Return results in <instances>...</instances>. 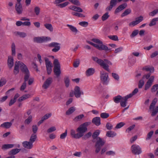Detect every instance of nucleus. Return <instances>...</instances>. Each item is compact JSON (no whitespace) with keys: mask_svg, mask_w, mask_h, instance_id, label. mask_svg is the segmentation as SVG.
I'll return each mask as SVG.
<instances>
[{"mask_svg":"<svg viewBox=\"0 0 158 158\" xmlns=\"http://www.w3.org/2000/svg\"><path fill=\"white\" fill-rule=\"evenodd\" d=\"M92 58L94 61L99 64L104 69L108 72L110 71V70L109 69V65L107 64L110 65H112V63L110 61L107 59H104V60H103L100 59H98L96 57L93 56L92 57Z\"/></svg>","mask_w":158,"mask_h":158,"instance_id":"obj_1","label":"nucleus"},{"mask_svg":"<svg viewBox=\"0 0 158 158\" xmlns=\"http://www.w3.org/2000/svg\"><path fill=\"white\" fill-rule=\"evenodd\" d=\"M90 124V122H85L81 125L77 129L79 138L84 135V133L87 130V127Z\"/></svg>","mask_w":158,"mask_h":158,"instance_id":"obj_2","label":"nucleus"},{"mask_svg":"<svg viewBox=\"0 0 158 158\" xmlns=\"http://www.w3.org/2000/svg\"><path fill=\"white\" fill-rule=\"evenodd\" d=\"M106 141L102 139L100 137L97 138V141L95 145V147L96 148L95 152L96 153H98L100 151L101 147L105 144Z\"/></svg>","mask_w":158,"mask_h":158,"instance_id":"obj_3","label":"nucleus"},{"mask_svg":"<svg viewBox=\"0 0 158 158\" xmlns=\"http://www.w3.org/2000/svg\"><path fill=\"white\" fill-rule=\"evenodd\" d=\"M54 68L53 71L57 77H59L61 74L60 66L58 60L55 59L54 60Z\"/></svg>","mask_w":158,"mask_h":158,"instance_id":"obj_4","label":"nucleus"},{"mask_svg":"<svg viewBox=\"0 0 158 158\" xmlns=\"http://www.w3.org/2000/svg\"><path fill=\"white\" fill-rule=\"evenodd\" d=\"M157 101V99L156 98H155L152 100L149 107L150 109H153L151 114V115L152 116L155 115L158 112V106H156L155 109H154Z\"/></svg>","mask_w":158,"mask_h":158,"instance_id":"obj_5","label":"nucleus"},{"mask_svg":"<svg viewBox=\"0 0 158 158\" xmlns=\"http://www.w3.org/2000/svg\"><path fill=\"white\" fill-rule=\"evenodd\" d=\"M157 101V99L156 98H155L152 100L149 107L150 109H153L151 114V115L152 116L155 115L158 112V106H156L155 109H154Z\"/></svg>","mask_w":158,"mask_h":158,"instance_id":"obj_6","label":"nucleus"},{"mask_svg":"<svg viewBox=\"0 0 158 158\" xmlns=\"http://www.w3.org/2000/svg\"><path fill=\"white\" fill-rule=\"evenodd\" d=\"M87 42L88 44L93 45L99 50H103L106 51H110V49L109 48L106 46L104 45H99L98 44H95L89 41H87Z\"/></svg>","mask_w":158,"mask_h":158,"instance_id":"obj_7","label":"nucleus"},{"mask_svg":"<svg viewBox=\"0 0 158 158\" xmlns=\"http://www.w3.org/2000/svg\"><path fill=\"white\" fill-rule=\"evenodd\" d=\"M131 152L134 155H139L142 152L141 148L139 146L133 144L131 147Z\"/></svg>","mask_w":158,"mask_h":158,"instance_id":"obj_8","label":"nucleus"},{"mask_svg":"<svg viewBox=\"0 0 158 158\" xmlns=\"http://www.w3.org/2000/svg\"><path fill=\"white\" fill-rule=\"evenodd\" d=\"M60 44L57 42H52L48 45L49 47L54 48L52 49V51L54 52H57L60 50Z\"/></svg>","mask_w":158,"mask_h":158,"instance_id":"obj_9","label":"nucleus"},{"mask_svg":"<svg viewBox=\"0 0 158 158\" xmlns=\"http://www.w3.org/2000/svg\"><path fill=\"white\" fill-rule=\"evenodd\" d=\"M51 40V39L49 37L42 36L35 37L34 38L33 40L35 42L40 43L50 40Z\"/></svg>","mask_w":158,"mask_h":158,"instance_id":"obj_10","label":"nucleus"},{"mask_svg":"<svg viewBox=\"0 0 158 158\" xmlns=\"http://www.w3.org/2000/svg\"><path fill=\"white\" fill-rule=\"evenodd\" d=\"M154 76H152L148 79V81L145 85L144 89L145 90H148L154 81Z\"/></svg>","mask_w":158,"mask_h":158,"instance_id":"obj_11","label":"nucleus"},{"mask_svg":"<svg viewBox=\"0 0 158 158\" xmlns=\"http://www.w3.org/2000/svg\"><path fill=\"white\" fill-rule=\"evenodd\" d=\"M74 92L75 96L77 98L80 97L81 94L83 95L84 93L83 92L81 91L80 88L78 86H76L74 89Z\"/></svg>","mask_w":158,"mask_h":158,"instance_id":"obj_12","label":"nucleus"},{"mask_svg":"<svg viewBox=\"0 0 158 158\" xmlns=\"http://www.w3.org/2000/svg\"><path fill=\"white\" fill-rule=\"evenodd\" d=\"M52 78L51 77H49L44 82L42 85V87L44 89H47L51 84L52 82Z\"/></svg>","mask_w":158,"mask_h":158,"instance_id":"obj_13","label":"nucleus"},{"mask_svg":"<svg viewBox=\"0 0 158 158\" xmlns=\"http://www.w3.org/2000/svg\"><path fill=\"white\" fill-rule=\"evenodd\" d=\"M136 20L134 21H133L129 23V26H134L138 24L139 23L141 22L143 20V17L140 16L137 18L135 19Z\"/></svg>","mask_w":158,"mask_h":158,"instance_id":"obj_14","label":"nucleus"},{"mask_svg":"<svg viewBox=\"0 0 158 158\" xmlns=\"http://www.w3.org/2000/svg\"><path fill=\"white\" fill-rule=\"evenodd\" d=\"M22 145L23 146L27 149H31L33 146V143L29 141H24L22 143Z\"/></svg>","mask_w":158,"mask_h":158,"instance_id":"obj_15","label":"nucleus"},{"mask_svg":"<svg viewBox=\"0 0 158 158\" xmlns=\"http://www.w3.org/2000/svg\"><path fill=\"white\" fill-rule=\"evenodd\" d=\"M20 64V68L21 71L24 73L29 72L26 66L23 62H21L19 63Z\"/></svg>","mask_w":158,"mask_h":158,"instance_id":"obj_16","label":"nucleus"},{"mask_svg":"<svg viewBox=\"0 0 158 158\" xmlns=\"http://www.w3.org/2000/svg\"><path fill=\"white\" fill-rule=\"evenodd\" d=\"M15 8L18 14H21L22 13L23 9L21 4H16Z\"/></svg>","mask_w":158,"mask_h":158,"instance_id":"obj_17","label":"nucleus"},{"mask_svg":"<svg viewBox=\"0 0 158 158\" xmlns=\"http://www.w3.org/2000/svg\"><path fill=\"white\" fill-rule=\"evenodd\" d=\"M117 0H111L110 2V5L106 8V11H110L113 7L117 4Z\"/></svg>","mask_w":158,"mask_h":158,"instance_id":"obj_18","label":"nucleus"},{"mask_svg":"<svg viewBox=\"0 0 158 158\" xmlns=\"http://www.w3.org/2000/svg\"><path fill=\"white\" fill-rule=\"evenodd\" d=\"M108 77V73H101L100 78L104 84H106Z\"/></svg>","mask_w":158,"mask_h":158,"instance_id":"obj_19","label":"nucleus"},{"mask_svg":"<svg viewBox=\"0 0 158 158\" xmlns=\"http://www.w3.org/2000/svg\"><path fill=\"white\" fill-rule=\"evenodd\" d=\"M127 6L126 3H123L119 6L115 10L114 13L115 14L117 13L122 10L125 8Z\"/></svg>","mask_w":158,"mask_h":158,"instance_id":"obj_20","label":"nucleus"},{"mask_svg":"<svg viewBox=\"0 0 158 158\" xmlns=\"http://www.w3.org/2000/svg\"><path fill=\"white\" fill-rule=\"evenodd\" d=\"M7 64L9 68L11 69L14 65V60L13 57L11 56L8 57Z\"/></svg>","mask_w":158,"mask_h":158,"instance_id":"obj_21","label":"nucleus"},{"mask_svg":"<svg viewBox=\"0 0 158 158\" xmlns=\"http://www.w3.org/2000/svg\"><path fill=\"white\" fill-rule=\"evenodd\" d=\"M19 62H21L16 61L15 63L14 69V73L15 75L17 74L19 72V67H20Z\"/></svg>","mask_w":158,"mask_h":158,"instance_id":"obj_22","label":"nucleus"},{"mask_svg":"<svg viewBox=\"0 0 158 158\" xmlns=\"http://www.w3.org/2000/svg\"><path fill=\"white\" fill-rule=\"evenodd\" d=\"M129 98L127 96L124 97L123 98V100H122L120 102V105L122 107H125L126 106V104L127 103V101Z\"/></svg>","mask_w":158,"mask_h":158,"instance_id":"obj_23","label":"nucleus"},{"mask_svg":"<svg viewBox=\"0 0 158 158\" xmlns=\"http://www.w3.org/2000/svg\"><path fill=\"white\" fill-rule=\"evenodd\" d=\"M20 150V149L15 148L12 149L8 152V154L9 155L14 156L18 153Z\"/></svg>","mask_w":158,"mask_h":158,"instance_id":"obj_24","label":"nucleus"},{"mask_svg":"<svg viewBox=\"0 0 158 158\" xmlns=\"http://www.w3.org/2000/svg\"><path fill=\"white\" fill-rule=\"evenodd\" d=\"M95 72V69L93 68L88 69L85 72V74L87 77L93 75Z\"/></svg>","mask_w":158,"mask_h":158,"instance_id":"obj_25","label":"nucleus"},{"mask_svg":"<svg viewBox=\"0 0 158 158\" xmlns=\"http://www.w3.org/2000/svg\"><path fill=\"white\" fill-rule=\"evenodd\" d=\"M51 114H49L44 115L42 118L38 122V125L39 126H40V125L42 123L44 120L48 119L49 117H50L51 116Z\"/></svg>","mask_w":158,"mask_h":158,"instance_id":"obj_26","label":"nucleus"},{"mask_svg":"<svg viewBox=\"0 0 158 158\" xmlns=\"http://www.w3.org/2000/svg\"><path fill=\"white\" fill-rule=\"evenodd\" d=\"M92 122L95 125L98 126L101 124L100 118L99 117H95L93 119Z\"/></svg>","mask_w":158,"mask_h":158,"instance_id":"obj_27","label":"nucleus"},{"mask_svg":"<svg viewBox=\"0 0 158 158\" xmlns=\"http://www.w3.org/2000/svg\"><path fill=\"white\" fill-rule=\"evenodd\" d=\"M123 97H122L121 96L118 95L114 97L113 98L114 101L115 103H118L120 102L122 100H123Z\"/></svg>","mask_w":158,"mask_h":158,"instance_id":"obj_28","label":"nucleus"},{"mask_svg":"<svg viewBox=\"0 0 158 158\" xmlns=\"http://www.w3.org/2000/svg\"><path fill=\"white\" fill-rule=\"evenodd\" d=\"M30 97V95L29 94H26L23 95L22 97H20L18 99L19 102H21L22 101Z\"/></svg>","mask_w":158,"mask_h":158,"instance_id":"obj_29","label":"nucleus"},{"mask_svg":"<svg viewBox=\"0 0 158 158\" xmlns=\"http://www.w3.org/2000/svg\"><path fill=\"white\" fill-rule=\"evenodd\" d=\"M37 138V134H32L30 136L29 141L33 143L36 140Z\"/></svg>","mask_w":158,"mask_h":158,"instance_id":"obj_30","label":"nucleus"},{"mask_svg":"<svg viewBox=\"0 0 158 158\" xmlns=\"http://www.w3.org/2000/svg\"><path fill=\"white\" fill-rule=\"evenodd\" d=\"M116 133L114 131H111L107 132L106 136L109 137L113 138L116 135Z\"/></svg>","mask_w":158,"mask_h":158,"instance_id":"obj_31","label":"nucleus"},{"mask_svg":"<svg viewBox=\"0 0 158 158\" xmlns=\"http://www.w3.org/2000/svg\"><path fill=\"white\" fill-rule=\"evenodd\" d=\"M13 147L14 145L12 144H5L2 145V149L3 150H5L12 148Z\"/></svg>","mask_w":158,"mask_h":158,"instance_id":"obj_32","label":"nucleus"},{"mask_svg":"<svg viewBox=\"0 0 158 158\" xmlns=\"http://www.w3.org/2000/svg\"><path fill=\"white\" fill-rule=\"evenodd\" d=\"M70 132V134L72 138L76 139L79 138L78 133L76 134L74 130L72 129L71 130Z\"/></svg>","mask_w":158,"mask_h":158,"instance_id":"obj_33","label":"nucleus"},{"mask_svg":"<svg viewBox=\"0 0 158 158\" xmlns=\"http://www.w3.org/2000/svg\"><path fill=\"white\" fill-rule=\"evenodd\" d=\"M44 25L47 29L51 32H52L53 31V28L51 24L47 23L44 24Z\"/></svg>","mask_w":158,"mask_h":158,"instance_id":"obj_34","label":"nucleus"},{"mask_svg":"<svg viewBox=\"0 0 158 158\" xmlns=\"http://www.w3.org/2000/svg\"><path fill=\"white\" fill-rule=\"evenodd\" d=\"M12 123L11 122H5L2 124L1 127H3L6 128H10L12 125Z\"/></svg>","mask_w":158,"mask_h":158,"instance_id":"obj_35","label":"nucleus"},{"mask_svg":"<svg viewBox=\"0 0 158 158\" xmlns=\"http://www.w3.org/2000/svg\"><path fill=\"white\" fill-rule=\"evenodd\" d=\"M76 110L74 107H72L69 108L66 112V115H69L73 113Z\"/></svg>","mask_w":158,"mask_h":158,"instance_id":"obj_36","label":"nucleus"},{"mask_svg":"<svg viewBox=\"0 0 158 158\" xmlns=\"http://www.w3.org/2000/svg\"><path fill=\"white\" fill-rule=\"evenodd\" d=\"M84 117V115L83 114H81L75 117L73 120L75 122H77L80 121Z\"/></svg>","mask_w":158,"mask_h":158,"instance_id":"obj_37","label":"nucleus"},{"mask_svg":"<svg viewBox=\"0 0 158 158\" xmlns=\"http://www.w3.org/2000/svg\"><path fill=\"white\" fill-rule=\"evenodd\" d=\"M45 61L46 67H52V63L51 61L49 60V59L47 58H45Z\"/></svg>","mask_w":158,"mask_h":158,"instance_id":"obj_38","label":"nucleus"},{"mask_svg":"<svg viewBox=\"0 0 158 158\" xmlns=\"http://www.w3.org/2000/svg\"><path fill=\"white\" fill-rule=\"evenodd\" d=\"M100 132L99 130H97L93 133L92 137L93 139H96V140L97 139V138L98 137V136L99 135Z\"/></svg>","mask_w":158,"mask_h":158,"instance_id":"obj_39","label":"nucleus"},{"mask_svg":"<svg viewBox=\"0 0 158 158\" xmlns=\"http://www.w3.org/2000/svg\"><path fill=\"white\" fill-rule=\"evenodd\" d=\"M67 26L73 32L77 33V32L78 31V30L77 29V28L75 27H74L73 26L69 24H67Z\"/></svg>","mask_w":158,"mask_h":158,"instance_id":"obj_40","label":"nucleus"},{"mask_svg":"<svg viewBox=\"0 0 158 158\" xmlns=\"http://www.w3.org/2000/svg\"><path fill=\"white\" fill-rule=\"evenodd\" d=\"M131 12V10L130 9H128L125 10V11L121 15L122 17H123L126 15H127L129 14H130Z\"/></svg>","mask_w":158,"mask_h":158,"instance_id":"obj_41","label":"nucleus"},{"mask_svg":"<svg viewBox=\"0 0 158 158\" xmlns=\"http://www.w3.org/2000/svg\"><path fill=\"white\" fill-rule=\"evenodd\" d=\"M158 21V18H155L152 19L149 24L150 27L156 24V21Z\"/></svg>","mask_w":158,"mask_h":158,"instance_id":"obj_42","label":"nucleus"},{"mask_svg":"<svg viewBox=\"0 0 158 158\" xmlns=\"http://www.w3.org/2000/svg\"><path fill=\"white\" fill-rule=\"evenodd\" d=\"M138 92V89L137 88H136L132 91V93L127 95L129 98H131L133 95L135 94Z\"/></svg>","mask_w":158,"mask_h":158,"instance_id":"obj_43","label":"nucleus"},{"mask_svg":"<svg viewBox=\"0 0 158 158\" xmlns=\"http://www.w3.org/2000/svg\"><path fill=\"white\" fill-rule=\"evenodd\" d=\"M12 55L15 56V46L14 43H13L11 44Z\"/></svg>","mask_w":158,"mask_h":158,"instance_id":"obj_44","label":"nucleus"},{"mask_svg":"<svg viewBox=\"0 0 158 158\" xmlns=\"http://www.w3.org/2000/svg\"><path fill=\"white\" fill-rule=\"evenodd\" d=\"M72 4L77 6H80L81 5L80 3L78 0H68Z\"/></svg>","mask_w":158,"mask_h":158,"instance_id":"obj_45","label":"nucleus"},{"mask_svg":"<svg viewBox=\"0 0 158 158\" xmlns=\"http://www.w3.org/2000/svg\"><path fill=\"white\" fill-rule=\"evenodd\" d=\"M64 82L66 87H68L69 85V77H66L64 78Z\"/></svg>","mask_w":158,"mask_h":158,"instance_id":"obj_46","label":"nucleus"},{"mask_svg":"<svg viewBox=\"0 0 158 158\" xmlns=\"http://www.w3.org/2000/svg\"><path fill=\"white\" fill-rule=\"evenodd\" d=\"M158 89V84H156L153 85L151 89V91L152 93L155 92Z\"/></svg>","mask_w":158,"mask_h":158,"instance_id":"obj_47","label":"nucleus"},{"mask_svg":"<svg viewBox=\"0 0 158 158\" xmlns=\"http://www.w3.org/2000/svg\"><path fill=\"white\" fill-rule=\"evenodd\" d=\"M110 16L108 15V13L106 12L104 14L102 17V19L103 21H104L106 20Z\"/></svg>","mask_w":158,"mask_h":158,"instance_id":"obj_48","label":"nucleus"},{"mask_svg":"<svg viewBox=\"0 0 158 158\" xmlns=\"http://www.w3.org/2000/svg\"><path fill=\"white\" fill-rule=\"evenodd\" d=\"M32 116L30 115L28 118L25 121V123L29 124L32 121Z\"/></svg>","mask_w":158,"mask_h":158,"instance_id":"obj_49","label":"nucleus"},{"mask_svg":"<svg viewBox=\"0 0 158 158\" xmlns=\"http://www.w3.org/2000/svg\"><path fill=\"white\" fill-rule=\"evenodd\" d=\"M91 40L93 41V42L98 43V44H100V45H103L102 44V42L99 39H92Z\"/></svg>","mask_w":158,"mask_h":158,"instance_id":"obj_50","label":"nucleus"},{"mask_svg":"<svg viewBox=\"0 0 158 158\" xmlns=\"http://www.w3.org/2000/svg\"><path fill=\"white\" fill-rule=\"evenodd\" d=\"M25 75L24 77V82H26L28 81L29 79V78L30 76V72H28L27 73H25Z\"/></svg>","mask_w":158,"mask_h":158,"instance_id":"obj_51","label":"nucleus"},{"mask_svg":"<svg viewBox=\"0 0 158 158\" xmlns=\"http://www.w3.org/2000/svg\"><path fill=\"white\" fill-rule=\"evenodd\" d=\"M16 33L17 35H19L20 37L22 38H24L27 35L26 34L23 32L17 31L16 32Z\"/></svg>","mask_w":158,"mask_h":158,"instance_id":"obj_52","label":"nucleus"},{"mask_svg":"<svg viewBox=\"0 0 158 158\" xmlns=\"http://www.w3.org/2000/svg\"><path fill=\"white\" fill-rule=\"evenodd\" d=\"M109 116V114L106 113H102L100 114L101 118H108Z\"/></svg>","mask_w":158,"mask_h":158,"instance_id":"obj_53","label":"nucleus"},{"mask_svg":"<svg viewBox=\"0 0 158 158\" xmlns=\"http://www.w3.org/2000/svg\"><path fill=\"white\" fill-rule=\"evenodd\" d=\"M69 4V2H66L63 3L58 4L57 6L60 8H63L67 6Z\"/></svg>","mask_w":158,"mask_h":158,"instance_id":"obj_54","label":"nucleus"},{"mask_svg":"<svg viewBox=\"0 0 158 158\" xmlns=\"http://www.w3.org/2000/svg\"><path fill=\"white\" fill-rule=\"evenodd\" d=\"M108 37L110 39L114 41H118V39L116 35H109Z\"/></svg>","mask_w":158,"mask_h":158,"instance_id":"obj_55","label":"nucleus"},{"mask_svg":"<svg viewBox=\"0 0 158 158\" xmlns=\"http://www.w3.org/2000/svg\"><path fill=\"white\" fill-rule=\"evenodd\" d=\"M144 84V82L143 80H140L138 83V88L139 89L141 88Z\"/></svg>","mask_w":158,"mask_h":158,"instance_id":"obj_56","label":"nucleus"},{"mask_svg":"<svg viewBox=\"0 0 158 158\" xmlns=\"http://www.w3.org/2000/svg\"><path fill=\"white\" fill-rule=\"evenodd\" d=\"M139 33V30H134L131 35V37L133 38L137 35Z\"/></svg>","mask_w":158,"mask_h":158,"instance_id":"obj_57","label":"nucleus"},{"mask_svg":"<svg viewBox=\"0 0 158 158\" xmlns=\"http://www.w3.org/2000/svg\"><path fill=\"white\" fill-rule=\"evenodd\" d=\"M113 126L111 123L108 122L106 123V128L108 130H110L112 129Z\"/></svg>","mask_w":158,"mask_h":158,"instance_id":"obj_58","label":"nucleus"},{"mask_svg":"<svg viewBox=\"0 0 158 158\" xmlns=\"http://www.w3.org/2000/svg\"><path fill=\"white\" fill-rule=\"evenodd\" d=\"M145 69L147 71H150V72H153L154 70V68L153 67H147L145 69L143 68V69Z\"/></svg>","mask_w":158,"mask_h":158,"instance_id":"obj_59","label":"nucleus"},{"mask_svg":"<svg viewBox=\"0 0 158 158\" xmlns=\"http://www.w3.org/2000/svg\"><path fill=\"white\" fill-rule=\"evenodd\" d=\"M79 24L83 27H86L88 25V22L86 21H82L80 22Z\"/></svg>","mask_w":158,"mask_h":158,"instance_id":"obj_60","label":"nucleus"},{"mask_svg":"<svg viewBox=\"0 0 158 158\" xmlns=\"http://www.w3.org/2000/svg\"><path fill=\"white\" fill-rule=\"evenodd\" d=\"M125 125V123L123 122H120L117 124L116 126L115 127V129H119Z\"/></svg>","mask_w":158,"mask_h":158,"instance_id":"obj_61","label":"nucleus"},{"mask_svg":"<svg viewBox=\"0 0 158 158\" xmlns=\"http://www.w3.org/2000/svg\"><path fill=\"white\" fill-rule=\"evenodd\" d=\"M67 135V130H65L64 133L60 135V138L61 139H63L65 138Z\"/></svg>","mask_w":158,"mask_h":158,"instance_id":"obj_62","label":"nucleus"},{"mask_svg":"<svg viewBox=\"0 0 158 158\" xmlns=\"http://www.w3.org/2000/svg\"><path fill=\"white\" fill-rule=\"evenodd\" d=\"M32 134H36V132L38 129V127L36 125H33L32 126Z\"/></svg>","mask_w":158,"mask_h":158,"instance_id":"obj_63","label":"nucleus"},{"mask_svg":"<svg viewBox=\"0 0 158 158\" xmlns=\"http://www.w3.org/2000/svg\"><path fill=\"white\" fill-rule=\"evenodd\" d=\"M158 13V9H156L149 13V15L153 16Z\"/></svg>","mask_w":158,"mask_h":158,"instance_id":"obj_64","label":"nucleus"}]
</instances>
